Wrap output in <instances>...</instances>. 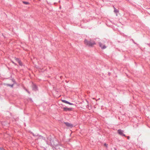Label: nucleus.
Segmentation results:
<instances>
[{"instance_id":"1","label":"nucleus","mask_w":150,"mask_h":150,"mask_svg":"<svg viewBox=\"0 0 150 150\" xmlns=\"http://www.w3.org/2000/svg\"><path fill=\"white\" fill-rule=\"evenodd\" d=\"M84 42L86 45L89 46H92L93 45L96 44L94 42L91 41V40L88 41L86 39L84 40Z\"/></svg>"},{"instance_id":"2","label":"nucleus","mask_w":150,"mask_h":150,"mask_svg":"<svg viewBox=\"0 0 150 150\" xmlns=\"http://www.w3.org/2000/svg\"><path fill=\"white\" fill-rule=\"evenodd\" d=\"M117 132L120 135L125 136V135L123 133V130L121 129H119L117 131Z\"/></svg>"},{"instance_id":"3","label":"nucleus","mask_w":150,"mask_h":150,"mask_svg":"<svg viewBox=\"0 0 150 150\" xmlns=\"http://www.w3.org/2000/svg\"><path fill=\"white\" fill-rule=\"evenodd\" d=\"M62 101L64 103H66L70 105H73L72 103H70L65 100H62Z\"/></svg>"},{"instance_id":"4","label":"nucleus","mask_w":150,"mask_h":150,"mask_svg":"<svg viewBox=\"0 0 150 150\" xmlns=\"http://www.w3.org/2000/svg\"><path fill=\"white\" fill-rule=\"evenodd\" d=\"M100 46L102 49H105L106 48V47L105 45H104L101 43H99Z\"/></svg>"},{"instance_id":"5","label":"nucleus","mask_w":150,"mask_h":150,"mask_svg":"<svg viewBox=\"0 0 150 150\" xmlns=\"http://www.w3.org/2000/svg\"><path fill=\"white\" fill-rule=\"evenodd\" d=\"M63 109L65 111H71V108H67V107H65L63 108Z\"/></svg>"},{"instance_id":"6","label":"nucleus","mask_w":150,"mask_h":150,"mask_svg":"<svg viewBox=\"0 0 150 150\" xmlns=\"http://www.w3.org/2000/svg\"><path fill=\"white\" fill-rule=\"evenodd\" d=\"M65 124L66 125V126L68 127H73L72 125L69 123L65 122Z\"/></svg>"},{"instance_id":"7","label":"nucleus","mask_w":150,"mask_h":150,"mask_svg":"<svg viewBox=\"0 0 150 150\" xmlns=\"http://www.w3.org/2000/svg\"><path fill=\"white\" fill-rule=\"evenodd\" d=\"M15 59L18 63L21 66H22V62L18 58H16Z\"/></svg>"},{"instance_id":"8","label":"nucleus","mask_w":150,"mask_h":150,"mask_svg":"<svg viewBox=\"0 0 150 150\" xmlns=\"http://www.w3.org/2000/svg\"><path fill=\"white\" fill-rule=\"evenodd\" d=\"M23 3L25 4H29V3L28 2H26V1H23Z\"/></svg>"},{"instance_id":"9","label":"nucleus","mask_w":150,"mask_h":150,"mask_svg":"<svg viewBox=\"0 0 150 150\" xmlns=\"http://www.w3.org/2000/svg\"><path fill=\"white\" fill-rule=\"evenodd\" d=\"M107 144H104V146H105L106 147H107Z\"/></svg>"},{"instance_id":"10","label":"nucleus","mask_w":150,"mask_h":150,"mask_svg":"<svg viewBox=\"0 0 150 150\" xmlns=\"http://www.w3.org/2000/svg\"><path fill=\"white\" fill-rule=\"evenodd\" d=\"M127 138L128 139H129V136L127 137Z\"/></svg>"},{"instance_id":"11","label":"nucleus","mask_w":150,"mask_h":150,"mask_svg":"<svg viewBox=\"0 0 150 150\" xmlns=\"http://www.w3.org/2000/svg\"><path fill=\"white\" fill-rule=\"evenodd\" d=\"M114 12H117V10H114Z\"/></svg>"}]
</instances>
